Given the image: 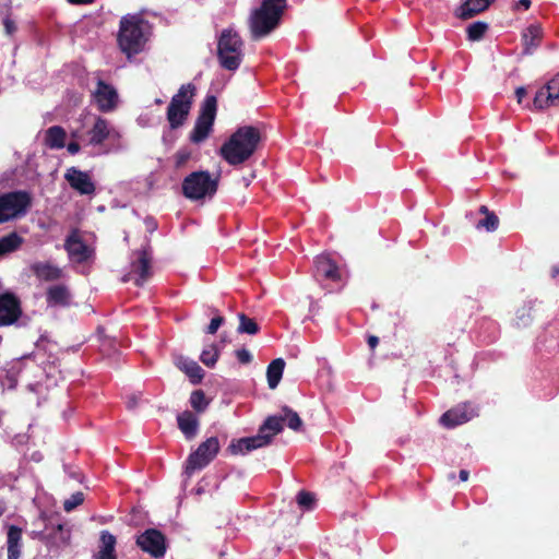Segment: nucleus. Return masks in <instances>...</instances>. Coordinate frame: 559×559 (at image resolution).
I'll list each match as a JSON object with an SVG mask.
<instances>
[{
    "label": "nucleus",
    "instance_id": "obj_1",
    "mask_svg": "<svg viewBox=\"0 0 559 559\" xmlns=\"http://www.w3.org/2000/svg\"><path fill=\"white\" fill-rule=\"evenodd\" d=\"M262 141L261 131L253 126L239 127L221 146V157L231 166L246 163Z\"/></svg>",
    "mask_w": 559,
    "mask_h": 559
},
{
    "label": "nucleus",
    "instance_id": "obj_2",
    "mask_svg": "<svg viewBox=\"0 0 559 559\" xmlns=\"http://www.w3.org/2000/svg\"><path fill=\"white\" fill-rule=\"evenodd\" d=\"M287 9V0H261L259 8L251 11L249 28L251 38L259 40L275 31Z\"/></svg>",
    "mask_w": 559,
    "mask_h": 559
},
{
    "label": "nucleus",
    "instance_id": "obj_3",
    "mask_svg": "<svg viewBox=\"0 0 559 559\" xmlns=\"http://www.w3.org/2000/svg\"><path fill=\"white\" fill-rule=\"evenodd\" d=\"M147 23L136 15L124 16L120 21L118 44L128 57L138 55L143 50L146 41L145 29Z\"/></svg>",
    "mask_w": 559,
    "mask_h": 559
},
{
    "label": "nucleus",
    "instance_id": "obj_4",
    "mask_svg": "<svg viewBox=\"0 0 559 559\" xmlns=\"http://www.w3.org/2000/svg\"><path fill=\"white\" fill-rule=\"evenodd\" d=\"M217 59L219 66L228 71H236L243 60V40L233 28L223 29L217 40Z\"/></svg>",
    "mask_w": 559,
    "mask_h": 559
},
{
    "label": "nucleus",
    "instance_id": "obj_5",
    "mask_svg": "<svg viewBox=\"0 0 559 559\" xmlns=\"http://www.w3.org/2000/svg\"><path fill=\"white\" fill-rule=\"evenodd\" d=\"M195 91L192 83L183 84L171 97L166 114L171 129L175 130L183 126L190 112Z\"/></svg>",
    "mask_w": 559,
    "mask_h": 559
},
{
    "label": "nucleus",
    "instance_id": "obj_6",
    "mask_svg": "<svg viewBox=\"0 0 559 559\" xmlns=\"http://www.w3.org/2000/svg\"><path fill=\"white\" fill-rule=\"evenodd\" d=\"M181 189L182 194L192 201L212 198L218 189V178H212L206 170L193 171L183 179Z\"/></svg>",
    "mask_w": 559,
    "mask_h": 559
},
{
    "label": "nucleus",
    "instance_id": "obj_7",
    "mask_svg": "<svg viewBox=\"0 0 559 559\" xmlns=\"http://www.w3.org/2000/svg\"><path fill=\"white\" fill-rule=\"evenodd\" d=\"M33 204V197L26 190H14L0 194V211L5 223L24 217Z\"/></svg>",
    "mask_w": 559,
    "mask_h": 559
},
{
    "label": "nucleus",
    "instance_id": "obj_8",
    "mask_svg": "<svg viewBox=\"0 0 559 559\" xmlns=\"http://www.w3.org/2000/svg\"><path fill=\"white\" fill-rule=\"evenodd\" d=\"M217 110V99L214 95L204 98L193 130L190 133L192 143L203 142L212 131Z\"/></svg>",
    "mask_w": 559,
    "mask_h": 559
},
{
    "label": "nucleus",
    "instance_id": "obj_9",
    "mask_svg": "<svg viewBox=\"0 0 559 559\" xmlns=\"http://www.w3.org/2000/svg\"><path fill=\"white\" fill-rule=\"evenodd\" d=\"M283 431L282 419L276 416H269L260 426L258 435L240 438L247 452L269 445L273 437Z\"/></svg>",
    "mask_w": 559,
    "mask_h": 559
},
{
    "label": "nucleus",
    "instance_id": "obj_10",
    "mask_svg": "<svg viewBox=\"0 0 559 559\" xmlns=\"http://www.w3.org/2000/svg\"><path fill=\"white\" fill-rule=\"evenodd\" d=\"M219 441L216 437L207 438L189 455L186 472L188 474H192L193 472L207 466L216 457L219 452Z\"/></svg>",
    "mask_w": 559,
    "mask_h": 559
},
{
    "label": "nucleus",
    "instance_id": "obj_11",
    "mask_svg": "<svg viewBox=\"0 0 559 559\" xmlns=\"http://www.w3.org/2000/svg\"><path fill=\"white\" fill-rule=\"evenodd\" d=\"M92 99L100 112H111L118 107L119 95L114 85L98 79Z\"/></svg>",
    "mask_w": 559,
    "mask_h": 559
},
{
    "label": "nucleus",
    "instance_id": "obj_12",
    "mask_svg": "<svg viewBox=\"0 0 559 559\" xmlns=\"http://www.w3.org/2000/svg\"><path fill=\"white\" fill-rule=\"evenodd\" d=\"M136 259L131 262L130 272L123 276L122 281L128 282L134 277V284L136 286H143L144 283L151 277V253L147 249H140L134 252Z\"/></svg>",
    "mask_w": 559,
    "mask_h": 559
},
{
    "label": "nucleus",
    "instance_id": "obj_13",
    "mask_svg": "<svg viewBox=\"0 0 559 559\" xmlns=\"http://www.w3.org/2000/svg\"><path fill=\"white\" fill-rule=\"evenodd\" d=\"M136 545L154 558L164 557L166 552L165 535L156 528H148L138 536Z\"/></svg>",
    "mask_w": 559,
    "mask_h": 559
},
{
    "label": "nucleus",
    "instance_id": "obj_14",
    "mask_svg": "<svg viewBox=\"0 0 559 559\" xmlns=\"http://www.w3.org/2000/svg\"><path fill=\"white\" fill-rule=\"evenodd\" d=\"M22 316L20 299L10 292L0 294V326L15 323Z\"/></svg>",
    "mask_w": 559,
    "mask_h": 559
},
{
    "label": "nucleus",
    "instance_id": "obj_15",
    "mask_svg": "<svg viewBox=\"0 0 559 559\" xmlns=\"http://www.w3.org/2000/svg\"><path fill=\"white\" fill-rule=\"evenodd\" d=\"M475 416L476 412L472 405L469 403H462L447 411L439 421L443 427L451 429L469 421Z\"/></svg>",
    "mask_w": 559,
    "mask_h": 559
},
{
    "label": "nucleus",
    "instance_id": "obj_16",
    "mask_svg": "<svg viewBox=\"0 0 559 559\" xmlns=\"http://www.w3.org/2000/svg\"><path fill=\"white\" fill-rule=\"evenodd\" d=\"M64 179L69 186L80 194H93L96 190L95 183L86 171L76 167H70L64 174Z\"/></svg>",
    "mask_w": 559,
    "mask_h": 559
},
{
    "label": "nucleus",
    "instance_id": "obj_17",
    "mask_svg": "<svg viewBox=\"0 0 559 559\" xmlns=\"http://www.w3.org/2000/svg\"><path fill=\"white\" fill-rule=\"evenodd\" d=\"M314 276L319 281L341 282L342 273L334 260L329 255H319L314 260Z\"/></svg>",
    "mask_w": 559,
    "mask_h": 559
},
{
    "label": "nucleus",
    "instance_id": "obj_18",
    "mask_svg": "<svg viewBox=\"0 0 559 559\" xmlns=\"http://www.w3.org/2000/svg\"><path fill=\"white\" fill-rule=\"evenodd\" d=\"M64 249L69 257L78 263H83L91 257L90 248L75 230L67 237L64 241Z\"/></svg>",
    "mask_w": 559,
    "mask_h": 559
},
{
    "label": "nucleus",
    "instance_id": "obj_19",
    "mask_svg": "<svg viewBox=\"0 0 559 559\" xmlns=\"http://www.w3.org/2000/svg\"><path fill=\"white\" fill-rule=\"evenodd\" d=\"M495 0H464L456 9L455 15L462 20H468L486 11Z\"/></svg>",
    "mask_w": 559,
    "mask_h": 559
},
{
    "label": "nucleus",
    "instance_id": "obj_20",
    "mask_svg": "<svg viewBox=\"0 0 559 559\" xmlns=\"http://www.w3.org/2000/svg\"><path fill=\"white\" fill-rule=\"evenodd\" d=\"M31 271L40 281H58L62 276V270L50 262H35L31 265Z\"/></svg>",
    "mask_w": 559,
    "mask_h": 559
},
{
    "label": "nucleus",
    "instance_id": "obj_21",
    "mask_svg": "<svg viewBox=\"0 0 559 559\" xmlns=\"http://www.w3.org/2000/svg\"><path fill=\"white\" fill-rule=\"evenodd\" d=\"M543 38V29L538 24L526 27L522 34L523 53L531 55L539 45Z\"/></svg>",
    "mask_w": 559,
    "mask_h": 559
},
{
    "label": "nucleus",
    "instance_id": "obj_22",
    "mask_svg": "<svg viewBox=\"0 0 559 559\" xmlns=\"http://www.w3.org/2000/svg\"><path fill=\"white\" fill-rule=\"evenodd\" d=\"M110 134L109 121L100 116L95 118V122L88 131V144L102 145Z\"/></svg>",
    "mask_w": 559,
    "mask_h": 559
},
{
    "label": "nucleus",
    "instance_id": "obj_23",
    "mask_svg": "<svg viewBox=\"0 0 559 559\" xmlns=\"http://www.w3.org/2000/svg\"><path fill=\"white\" fill-rule=\"evenodd\" d=\"M71 294L66 285H53L47 289L46 301L48 306L68 307Z\"/></svg>",
    "mask_w": 559,
    "mask_h": 559
},
{
    "label": "nucleus",
    "instance_id": "obj_24",
    "mask_svg": "<svg viewBox=\"0 0 559 559\" xmlns=\"http://www.w3.org/2000/svg\"><path fill=\"white\" fill-rule=\"evenodd\" d=\"M178 428L185 435L186 439L191 440L198 433L199 420L197 416L190 412L185 411L177 416Z\"/></svg>",
    "mask_w": 559,
    "mask_h": 559
},
{
    "label": "nucleus",
    "instance_id": "obj_25",
    "mask_svg": "<svg viewBox=\"0 0 559 559\" xmlns=\"http://www.w3.org/2000/svg\"><path fill=\"white\" fill-rule=\"evenodd\" d=\"M176 365L189 377L192 384H199L203 380L204 370L197 361L181 356L177 359Z\"/></svg>",
    "mask_w": 559,
    "mask_h": 559
},
{
    "label": "nucleus",
    "instance_id": "obj_26",
    "mask_svg": "<svg viewBox=\"0 0 559 559\" xmlns=\"http://www.w3.org/2000/svg\"><path fill=\"white\" fill-rule=\"evenodd\" d=\"M22 530L11 525L8 530V559H19L21 555Z\"/></svg>",
    "mask_w": 559,
    "mask_h": 559
},
{
    "label": "nucleus",
    "instance_id": "obj_27",
    "mask_svg": "<svg viewBox=\"0 0 559 559\" xmlns=\"http://www.w3.org/2000/svg\"><path fill=\"white\" fill-rule=\"evenodd\" d=\"M285 368V360L283 358H276L270 362L266 368L267 385L271 390L277 388L282 380Z\"/></svg>",
    "mask_w": 559,
    "mask_h": 559
},
{
    "label": "nucleus",
    "instance_id": "obj_28",
    "mask_svg": "<svg viewBox=\"0 0 559 559\" xmlns=\"http://www.w3.org/2000/svg\"><path fill=\"white\" fill-rule=\"evenodd\" d=\"M67 133L60 126H52L46 131V144L50 148H62L66 145Z\"/></svg>",
    "mask_w": 559,
    "mask_h": 559
},
{
    "label": "nucleus",
    "instance_id": "obj_29",
    "mask_svg": "<svg viewBox=\"0 0 559 559\" xmlns=\"http://www.w3.org/2000/svg\"><path fill=\"white\" fill-rule=\"evenodd\" d=\"M23 242V238L15 231L10 233L0 238V257L13 252L20 248Z\"/></svg>",
    "mask_w": 559,
    "mask_h": 559
},
{
    "label": "nucleus",
    "instance_id": "obj_30",
    "mask_svg": "<svg viewBox=\"0 0 559 559\" xmlns=\"http://www.w3.org/2000/svg\"><path fill=\"white\" fill-rule=\"evenodd\" d=\"M282 412V416H276L282 419V426L284 427V423L286 421L288 428L298 431L302 426V420L299 415L288 406H284Z\"/></svg>",
    "mask_w": 559,
    "mask_h": 559
},
{
    "label": "nucleus",
    "instance_id": "obj_31",
    "mask_svg": "<svg viewBox=\"0 0 559 559\" xmlns=\"http://www.w3.org/2000/svg\"><path fill=\"white\" fill-rule=\"evenodd\" d=\"M534 107L537 109H544L550 106H557L554 96H551V92L545 85L540 90L537 91L534 97Z\"/></svg>",
    "mask_w": 559,
    "mask_h": 559
},
{
    "label": "nucleus",
    "instance_id": "obj_32",
    "mask_svg": "<svg viewBox=\"0 0 559 559\" xmlns=\"http://www.w3.org/2000/svg\"><path fill=\"white\" fill-rule=\"evenodd\" d=\"M238 318H239V325L237 329L238 333H246V334L254 335L260 331L258 323L253 319L246 316L245 313H239Z\"/></svg>",
    "mask_w": 559,
    "mask_h": 559
},
{
    "label": "nucleus",
    "instance_id": "obj_33",
    "mask_svg": "<svg viewBox=\"0 0 559 559\" xmlns=\"http://www.w3.org/2000/svg\"><path fill=\"white\" fill-rule=\"evenodd\" d=\"M100 542L103 544V547L99 550L98 556H116V537L112 534H110L107 531H103L100 534Z\"/></svg>",
    "mask_w": 559,
    "mask_h": 559
},
{
    "label": "nucleus",
    "instance_id": "obj_34",
    "mask_svg": "<svg viewBox=\"0 0 559 559\" xmlns=\"http://www.w3.org/2000/svg\"><path fill=\"white\" fill-rule=\"evenodd\" d=\"M190 404L197 413H203L207 408L210 401L202 390H195L190 395Z\"/></svg>",
    "mask_w": 559,
    "mask_h": 559
},
{
    "label": "nucleus",
    "instance_id": "obj_35",
    "mask_svg": "<svg viewBox=\"0 0 559 559\" xmlns=\"http://www.w3.org/2000/svg\"><path fill=\"white\" fill-rule=\"evenodd\" d=\"M219 357V350L215 344L204 348L200 355V360L209 368H213Z\"/></svg>",
    "mask_w": 559,
    "mask_h": 559
},
{
    "label": "nucleus",
    "instance_id": "obj_36",
    "mask_svg": "<svg viewBox=\"0 0 559 559\" xmlns=\"http://www.w3.org/2000/svg\"><path fill=\"white\" fill-rule=\"evenodd\" d=\"M488 29V24L481 21L474 22L468 25L466 32L469 40L475 41L484 37Z\"/></svg>",
    "mask_w": 559,
    "mask_h": 559
},
{
    "label": "nucleus",
    "instance_id": "obj_37",
    "mask_svg": "<svg viewBox=\"0 0 559 559\" xmlns=\"http://www.w3.org/2000/svg\"><path fill=\"white\" fill-rule=\"evenodd\" d=\"M297 503L301 509L312 510L316 504V497L310 491L300 490L297 495Z\"/></svg>",
    "mask_w": 559,
    "mask_h": 559
},
{
    "label": "nucleus",
    "instance_id": "obj_38",
    "mask_svg": "<svg viewBox=\"0 0 559 559\" xmlns=\"http://www.w3.org/2000/svg\"><path fill=\"white\" fill-rule=\"evenodd\" d=\"M476 226L477 228H485L487 231H495L499 226V218L493 212L488 213L487 216L484 219H480Z\"/></svg>",
    "mask_w": 559,
    "mask_h": 559
},
{
    "label": "nucleus",
    "instance_id": "obj_39",
    "mask_svg": "<svg viewBox=\"0 0 559 559\" xmlns=\"http://www.w3.org/2000/svg\"><path fill=\"white\" fill-rule=\"evenodd\" d=\"M84 501V495L80 491L73 493L69 499H66L63 502V509L67 512L74 510L76 507L82 504Z\"/></svg>",
    "mask_w": 559,
    "mask_h": 559
},
{
    "label": "nucleus",
    "instance_id": "obj_40",
    "mask_svg": "<svg viewBox=\"0 0 559 559\" xmlns=\"http://www.w3.org/2000/svg\"><path fill=\"white\" fill-rule=\"evenodd\" d=\"M546 86L551 92V96H554V100L556 105H559V73L552 78L549 82H547Z\"/></svg>",
    "mask_w": 559,
    "mask_h": 559
},
{
    "label": "nucleus",
    "instance_id": "obj_41",
    "mask_svg": "<svg viewBox=\"0 0 559 559\" xmlns=\"http://www.w3.org/2000/svg\"><path fill=\"white\" fill-rule=\"evenodd\" d=\"M191 154L187 150H180L175 154V167L177 169L182 168L190 159Z\"/></svg>",
    "mask_w": 559,
    "mask_h": 559
},
{
    "label": "nucleus",
    "instance_id": "obj_42",
    "mask_svg": "<svg viewBox=\"0 0 559 559\" xmlns=\"http://www.w3.org/2000/svg\"><path fill=\"white\" fill-rule=\"evenodd\" d=\"M227 451L231 454V455H237V454H245L247 453L243 444L240 442V439H234L231 440L230 444L228 445L227 448Z\"/></svg>",
    "mask_w": 559,
    "mask_h": 559
},
{
    "label": "nucleus",
    "instance_id": "obj_43",
    "mask_svg": "<svg viewBox=\"0 0 559 559\" xmlns=\"http://www.w3.org/2000/svg\"><path fill=\"white\" fill-rule=\"evenodd\" d=\"M224 322H225L224 317H222V316H216V317H214V318L211 320V322H210V324H209V326H207V329H206V333H209V334H215V333L217 332V330L222 326V324H223Z\"/></svg>",
    "mask_w": 559,
    "mask_h": 559
},
{
    "label": "nucleus",
    "instance_id": "obj_44",
    "mask_svg": "<svg viewBox=\"0 0 559 559\" xmlns=\"http://www.w3.org/2000/svg\"><path fill=\"white\" fill-rule=\"evenodd\" d=\"M236 357H237L238 361L240 364H242V365H247V364H250L252 361V355L246 348L237 349L236 350Z\"/></svg>",
    "mask_w": 559,
    "mask_h": 559
},
{
    "label": "nucleus",
    "instance_id": "obj_45",
    "mask_svg": "<svg viewBox=\"0 0 559 559\" xmlns=\"http://www.w3.org/2000/svg\"><path fill=\"white\" fill-rule=\"evenodd\" d=\"M139 404V396L135 394H132L127 400V408L128 409H134Z\"/></svg>",
    "mask_w": 559,
    "mask_h": 559
},
{
    "label": "nucleus",
    "instance_id": "obj_46",
    "mask_svg": "<svg viewBox=\"0 0 559 559\" xmlns=\"http://www.w3.org/2000/svg\"><path fill=\"white\" fill-rule=\"evenodd\" d=\"M67 150L70 154L74 155L80 152L81 146L78 142L72 141L68 144Z\"/></svg>",
    "mask_w": 559,
    "mask_h": 559
},
{
    "label": "nucleus",
    "instance_id": "obj_47",
    "mask_svg": "<svg viewBox=\"0 0 559 559\" xmlns=\"http://www.w3.org/2000/svg\"><path fill=\"white\" fill-rule=\"evenodd\" d=\"M57 530L60 532L61 534V539L64 544H68L69 540H70V531H63V525L62 524H59L57 526Z\"/></svg>",
    "mask_w": 559,
    "mask_h": 559
},
{
    "label": "nucleus",
    "instance_id": "obj_48",
    "mask_svg": "<svg viewBox=\"0 0 559 559\" xmlns=\"http://www.w3.org/2000/svg\"><path fill=\"white\" fill-rule=\"evenodd\" d=\"M526 88L524 86H520L515 90V96L518 99V103L521 104L523 98L526 96Z\"/></svg>",
    "mask_w": 559,
    "mask_h": 559
},
{
    "label": "nucleus",
    "instance_id": "obj_49",
    "mask_svg": "<svg viewBox=\"0 0 559 559\" xmlns=\"http://www.w3.org/2000/svg\"><path fill=\"white\" fill-rule=\"evenodd\" d=\"M4 27H5V31H7L8 34H12L16 29V26H15L14 22L11 21L10 19H5L4 20Z\"/></svg>",
    "mask_w": 559,
    "mask_h": 559
},
{
    "label": "nucleus",
    "instance_id": "obj_50",
    "mask_svg": "<svg viewBox=\"0 0 559 559\" xmlns=\"http://www.w3.org/2000/svg\"><path fill=\"white\" fill-rule=\"evenodd\" d=\"M531 0H519L518 3L515 4V8L516 9H524V10H528L530 7H531Z\"/></svg>",
    "mask_w": 559,
    "mask_h": 559
},
{
    "label": "nucleus",
    "instance_id": "obj_51",
    "mask_svg": "<svg viewBox=\"0 0 559 559\" xmlns=\"http://www.w3.org/2000/svg\"><path fill=\"white\" fill-rule=\"evenodd\" d=\"M379 343V338L378 336L376 335H370L368 337V345L370 346L371 349L376 348V346L378 345Z\"/></svg>",
    "mask_w": 559,
    "mask_h": 559
},
{
    "label": "nucleus",
    "instance_id": "obj_52",
    "mask_svg": "<svg viewBox=\"0 0 559 559\" xmlns=\"http://www.w3.org/2000/svg\"><path fill=\"white\" fill-rule=\"evenodd\" d=\"M72 4H91L94 0H68Z\"/></svg>",
    "mask_w": 559,
    "mask_h": 559
},
{
    "label": "nucleus",
    "instance_id": "obj_53",
    "mask_svg": "<svg viewBox=\"0 0 559 559\" xmlns=\"http://www.w3.org/2000/svg\"><path fill=\"white\" fill-rule=\"evenodd\" d=\"M459 476L462 481H466L468 479L469 472L466 469H461Z\"/></svg>",
    "mask_w": 559,
    "mask_h": 559
},
{
    "label": "nucleus",
    "instance_id": "obj_54",
    "mask_svg": "<svg viewBox=\"0 0 559 559\" xmlns=\"http://www.w3.org/2000/svg\"><path fill=\"white\" fill-rule=\"evenodd\" d=\"M479 213L485 214V217H486V216H487V214H488V213H491V212L488 210V207H487L486 205H481V206L479 207Z\"/></svg>",
    "mask_w": 559,
    "mask_h": 559
},
{
    "label": "nucleus",
    "instance_id": "obj_55",
    "mask_svg": "<svg viewBox=\"0 0 559 559\" xmlns=\"http://www.w3.org/2000/svg\"><path fill=\"white\" fill-rule=\"evenodd\" d=\"M96 559H117V557L116 556H108V555H106V556H98L97 555Z\"/></svg>",
    "mask_w": 559,
    "mask_h": 559
},
{
    "label": "nucleus",
    "instance_id": "obj_56",
    "mask_svg": "<svg viewBox=\"0 0 559 559\" xmlns=\"http://www.w3.org/2000/svg\"><path fill=\"white\" fill-rule=\"evenodd\" d=\"M559 274V267H552V276L556 277Z\"/></svg>",
    "mask_w": 559,
    "mask_h": 559
},
{
    "label": "nucleus",
    "instance_id": "obj_57",
    "mask_svg": "<svg viewBox=\"0 0 559 559\" xmlns=\"http://www.w3.org/2000/svg\"><path fill=\"white\" fill-rule=\"evenodd\" d=\"M454 478H455V474H454V473H450V474L448 475V479H449V480H452V479H454Z\"/></svg>",
    "mask_w": 559,
    "mask_h": 559
}]
</instances>
